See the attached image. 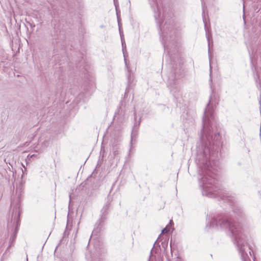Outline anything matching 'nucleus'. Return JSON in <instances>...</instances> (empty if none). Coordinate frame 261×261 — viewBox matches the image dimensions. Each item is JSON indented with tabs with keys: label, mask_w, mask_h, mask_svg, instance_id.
<instances>
[{
	"label": "nucleus",
	"mask_w": 261,
	"mask_h": 261,
	"mask_svg": "<svg viewBox=\"0 0 261 261\" xmlns=\"http://www.w3.org/2000/svg\"><path fill=\"white\" fill-rule=\"evenodd\" d=\"M125 65H127V63L126 62V61L125 60Z\"/></svg>",
	"instance_id": "obj_17"
},
{
	"label": "nucleus",
	"mask_w": 261,
	"mask_h": 261,
	"mask_svg": "<svg viewBox=\"0 0 261 261\" xmlns=\"http://www.w3.org/2000/svg\"><path fill=\"white\" fill-rule=\"evenodd\" d=\"M164 47H165V50H167V51H168L169 54H170V53H171L172 52V51L171 50V49H170V48H168V46H167H167H166V45H165V44H164Z\"/></svg>",
	"instance_id": "obj_8"
},
{
	"label": "nucleus",
	"mask_w": 261,
	"mask_h": 261,
	"mask_svg": "<svg viewBox=\"0 0 261 261\" xmlns=\"http://www.w3.org/2000/svg\"><path fill=\"white\" fill-rule=\"evenodd\" d=\"M153 4H151L152 7L154 5L156 7L157 12H155L154 17L158 21L160 24L161 31L162 32L163 35L166 37L165 35H168L169 31H171L173 28V20H169V22L166 21L163 24V21L167 18L165 10L167 8L163 7V3L161 0H152Z\"/></svg>",
	"instance_id": "obj_2"
},
{
	"label": "nucleus",
	"mask_w": 261,
	"mask_h": 261,
	"mask_svg": "<svg viewBox=\"0 0 261 261\" xmlns=\"http://www.w3.org/2000/svg\"><path fill=\"white\" fill-rule=\"evenodd\" d=\"M244 8H245V6H244V4L243 5V9H244Z\"/></svg>",
	"instance_id": "obj_16"
},
{
	"label": "nucleus",
	"mask_w": 261,
	"mask_h": 261,
	"mask_svg": "<svg viewBox=\"0 0 261 261\" xmlns=\"http://www.w3.org/2000/svg\"><path fill=\"white\" fill-rule=\"evenodd\" d=\"M18 188H17V189H16V193H17V192H18Z\"/></svg>",
	"instance_id": "obj_15"
},
{
	"label": "nucleus",
	"mask_w": 261,
	"mask_h": 261,
	"mask_svg": "<svg viewBox=\"0 0 261 261\" xmlns=\"http://www.w3.org/2000/svg\"><path fill=\"white\" fill-rule=\"evenodd\" d=\"M114 3L115 6L116 10L117 15V17H118V4L117 3V0H114Z\"/></svg>",
	"instance_id": "obj_6"
},
{
	"label": "nucleus",
	"mask_w": 261,
	"mask_h": 261,
	"mask_svg": "<svg viewBox=\"0 0 261 261\" xmlns=\"http://www.w3.org/2000/svg\"><path fill=\"white\" fill-rule=\"evenodd\" d=\"M173 223L172 220H170V221L169 224H170V225H171V224H172Z\"/></svg>",
	"instance_id": "obj_12"
},
{
	"label": "nucleus",
	"mask_w": 261,
	"mask_h": 261,
	"mask_svg": "<svg viewBox=\"0 0 261 261\" xmlns=\"http://www.w3.org/2000/svg\"><path fill=\"white\" fill-rule=\"evenodd\" d=\"M201 1L202 6V9H203L202 19H203V23L204 24V29H205V32H206L207 40L208 41V47L210 48V39H211V38L212 39V36H211V35L210 36V35H208L207 34L208 30H207V25H206V17H205V14H204V5H205V3L204 2V0H201ZM208 56H209V59H210V69H211V58H212V57H211V53L210 52V48L208 49Z\"/></svg>",
	"instance_id": "obj_4"
},
{
	"label": "nucleus",
	"mask_w": 261,
	"mask_h": 261,
	"mask_svg": "<svg viewBox=\"0 0 261 261\" xmlns=\"http://www.w3.org/2000/svg\"><path fill=\"white\" fill-rule=\"evenodd\" d=\"M20 194L15 199L14 197L11 200L12 215L10 222L8 223V227H15V233H17L18 227L19 225V216L20 213Z\"/></svg>",
	"instance_id": "obj_3"
},
{
	"label": "nucleus",
	"mask_w": 261,
	"mask_h": 261,
	"mask_svg": "<svg viewBox=\"0 0 261 261\" xmlns=\"http://www.w3.org/2000/svg\"><path fill=\"white\" fill-rule=\"evenodd\" d=\"M136 135L134 129L133 130L132 133V140L131 142L133 141V138Z\"/></svg>",
	"instance_id": "obj_9"
},
{
	"label": "nucleus",
	"mask_w": 261,
	"mask_h": 261,
	"mask_svg": "<svg viewBox=\"0 0 261 261\" xmlns=\"http://www.w3.org/2000/svg\"><path fill=\"white\" fill-rule=\"evenodd\" d=\"M211 100L207 105L203 118V129L201 139L205 147L202 154H198L197 160L199 166V180L202 188V195L209 197H221V189L216 186L215 166L211 160L213 159L214 150L217 149L219 141V133L212 122L213 119V109L211 106Z\"/></svg>",
	"instance_id": "obj_1"
},
{
	"label": "nucleus",
	"mask_w": 261,
	"mask_h": 261,
	"mask_svg": "<svg viewBox=\"0 0 261 261\" xmlns=\"http://www.w3.org/2000/svg\"><path fill=\"white\" fill-rule=\"evenodd\" d=\"M233 212L237 217H243L245 216V213L243 209L240 207H237L233 209Z\"/></svg>",
	"instance_id": "obj_5"
},
{
	"label": "nucleus",
	"mask_w": 261,
	"mask_h": 261,
	"mask_svg": "<svg viewBox=\"0 0 261 261\" xmlns=\"http://www.w3.org/2000/svg\"><path fill=\"white\" fill-rule=\"evenodd\" d=\"M31 27L32 28H33V27H35V24H33V25H31Z\"/></svg>",
	"instance_id": "obj_14"
},
{
	"label": "nucleus",
	"mask_w": 261,
	"mask_h": 261,
	"mask_svg": "<svg viewBox=\"0 0 261 261\" xmlns=\"http://www.w3.org/2000/svg\"><path fill=\"white\" fill-rule=\"evenodd\" d=\"M121 41H122V47H123V51L124 57L125 58V54H124V46H123V39H122V37H121Z\"/></svg>",
	"instance_id": "obj_10"
},
{
	"label": "nucleus",
	"mask_w": 261,
	"mask_h": 261,
	"mask_svg": "<svg viewBox=\"0 0 261 261\" xmlns=\"http://www.w3.org/2000/svg\"><path fill=\"white\" fill-rule=\"evenodd\" d=\"M15 237V235H14L13 238H11V240H12V241H13L14 240Z\"/></svg>",
	"instance_id": "obj_13"
},
{
	"label": "nucleus",
	"mask_w": 261,
	"mask_h": 261,
	"mask_svg": "<svg viewBox=\"0 0 261 261\" xmlns=\"http://www.w3.org/2000/svg\"><path fill=\"white\" fill-rule=\"evenodd\" d=\"M168 243L167 242H163L162 243V246L164 248H165L167 246Z\"/></svg>",
	"instance_id": "obj_11"
},
{
	"label": "nucleus",
	"mask_w": 261,
	"mask_h": 261,
	"mask_svg": "<svg viewBox=\"0 0 261 261\" xmlns=\"http://www.w3.org/2000/svg\"><path fill=\"white\" fill-rule=\"evenodd\" d=\"M170 230V228L168 225H167L165 228H164L162 231V233H167Z\"/></svg>",
	"instance_id": "obj_7"
}]
</instances>
